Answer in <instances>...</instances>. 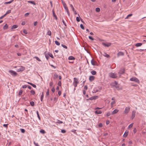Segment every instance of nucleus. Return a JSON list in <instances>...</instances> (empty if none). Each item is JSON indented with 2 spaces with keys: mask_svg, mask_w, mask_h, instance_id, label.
Returning <instances> with one entry per match:
<instances>
[{
  "mask_svg": "<svg viewBox=\"0 0 146 146\" xmlns=\"http://www.w3.org/2000/svg\"><path fill=\"white\" fill-rule=\"evenodd\" d=\"M74 81L73 83V85L75 87H76L77 84L79 83L78 78H74Z\"/></svg>",
  "mask_w": 146,
  "mask_h": 146,
  "instance_id": "nucleus-1",
  "label": "nucleus"
},
{
  "mask_svg": "<svg viewBox=\"0 0 146 146\" xmlns=\"http://www.w3.org/2000/svg\"><path fill=\"white\" fill-rule=\"evenodd\" d=\"M109 76L112 78H116L117 77V74L115 73H110L109 74Z\"/></svg>",
  "mask_w": 146,
  "mask_h": 146,
  "instance_id": "nucleus-2",
  "label": "nucleus"
},
{
  "mask_svg": "<svg viewBox=\"0 0 146 146\" xmlns=\"http://www.w3.org/2000/svg\"><path fill=\"white\" fill-rule=\"evenodd\" d=\"M9 72L11 74V75L14 76H16L17 74L15 72L12 70H9Z\"/></svg>",
  "mask_w": 146,
  "mask_h": 146,
  "instance_id": "nucleus-3",
  "label": "nucleus"
},
{
  "mask_svg": "<svg viewBox=\"0 0 146 146\" xmlns=\"http://www.w3.org/2000/svg\"><path fill=\"white\" fill-rule=\"evenodd\" d=\"M130 110V108L129 107H126L124 111L123 112V113L127 114L129 111Z\"/></svg>",
  "mask_w": 146,
  "mask_h": 146,
  "instance_id": "nucleus-4",
  "label": "nucleus"
},
{
  "mask_svg": "<svg viewBox=\"0 0 146 146\" xmlns=\"http://www.w3.org/2000/svg\"><path fill=\"white\" fill-rule=\"evenodd\" d=\"M130 80L133 81H135L137 83H139V82L138 79L136 77H133L130 79Z\"/></svg>",
  "mask_w": 146,
  "mask_h": 146,
  "instance_id": "nucleus-5",
  "label": "nucleus"
},
{
  "mask_svg": "<svg viewBox=\"0 0 146 146\" xmlns=\"http://www.w3.org/2000/svg\"><path fill=\"white\" fill-rule=\"evenodd\" d=\"M125 70L124 68L121 69L119 70L118 73L119 74V76H120L121 74H123L125 72Z\"/></svg>",
  "mask_w": 146,
  "mask_h": 146,
  "instance_id": "nucleus-6",
  "label": "nucleus"
},
{
  "mask_svg": "<svg viewBox=\"0 0 146 146\" xmlns=\"http://www.w3.org/2000/svg\"><path fill=\"white\" fill-rule=\"evenodd\" d=\"M102 44L105 47H109L110 46H111V44L110 43H105V42H102Z\"/></svg>",
  "mask_w": 146,
  "mask_h": 146,
  "instance_id": "nucleus-7",
  "label": "nucleus"
},
{
  "mask_svg": "<svg viewBox=\"0 0 146 146\" xmlns=\"http://www.w3.org/2000/svg\"><path fill=\"white\" fill-rule=\"evenodd\" d=\"M98 98V96H93L89 98L88 99H87V100H95L97 99Z\"/></svg>",
  "mask_w": 146,
  "mask_h": 146,
  "instance_id": "nucleus-8",
  "label": "nucleus"
},
{
  "mask_svg": "<svg viewBox=\"0 0 146 146\" xmlns=\"http://www.w3.org/2000/svg\"><path fill=\"white\" fill-rule=\"evenodd\" d=\"M63 6H64V9L66 10V11L67 12L68 15L69 16H70V13L69 12L68 9V7H67V6H66V4L65 5H64Z\"/></svg>",
  "mask_w": 146,
  "mask_h": 146,
  "instance_id": "nucleus-9",
  "label": "nucleus"
},
{
  "mask_svg": "<svg viewBox=\"0 0 146 146\" xmlns=\"http://www.w3.org/2000/svg\"><path fill=\"white\" fill-rule=\"evenodd\" d=\"M25 69V67H21L19 68L17 70V72H19L21 71H23Z\"/></svg>",
  "mask_w": 146,
  "mask_h": 146,
  "instance_id": "nucleus-10",
  "label": "nucleus"
},
{
  "mask_svg": "<svg viewBox=\"0 0 146 146\" xmlns=\"http://www.w3.org/2000/svg\"><path fill=\"white\" fill-rule=\"evenodd\" d=\"M136 111H133L132 113L131 119H133L135 116Z\"/></svg>",
  "mask_w": 146,
  "mask_h": 146,
  "instance_id": "nucleus-11",
  "label": "nucleus"
},
{
  "mask_svg": "<svg viewBox=\"0 0 146 146\" xmlns=\"http://www.w3.org/2000/svg\"><path fill=\"white\" fill-rule=\"evenodd\" d=\"M52 12L53 16V17H54L55 19L56 20H57V17L56 15L55 14V12H54V9H53L52 10Z\"/></svg>",
  "mask_w": 146,
  "mask_h": 146,
  "instance_id": "nucleus-12",
  "label": "nucleus"
},
{
  "mask_svg": "<svg viewBox=\"0 0 146 146\" xmlns=\"http://www.w3.org/2000/svg\"><path fill=\"white\" fill-rule=\"evenodd\" d=\"M91 63L94 66L96 65V64L97 63L96 62L94 61L93 59L92 60Z\"/></svg>",
  "mask_w": 146,
  "mask_h": 146,
  "instance_id": "nucleus-13",
  "label": "nucleus"
},
{
  "mask_svg": "<svg viewBox=\"0 0 146 146\" xmlns=\"http://www.w3.org/2000/svg\"><path fill=\"white\" fill-rule=\"evenodd\" d=\"M124 54V53L123 52H119L117 53V56L118 57H119L121 56H123Z\"/></svg>",
  "mask_w": 146,
  "mask_h": 146,
  "instance_id": "nucleus-14",
  "label": "nucleus"
},
{
  "mask_svg": "<svg viewBox=\"0 0 146 146\" xmlns=\"http://www.w3.org/2000/svg\"><path fill=\"white\" fill-rule=\"evenodd\" d=\"M104 56H105L107 58H109L110 57V56L107 54L106 52H104V54H102Z\"/></svg>",
  "mask_w": 146,
  "mask_h": 146,
  "instance_id": "nucleus-15",
  "label": "nucleus"
},
{
  "mask_svg": "<svg viewBox=\"0 0 146 146\" xmlns=\"http://www.w3.org/2000/svg\"><path fill=\"white\" fill-rule=\"evenodd\" d=\"M119 110L117 109H115L112 112V114H114L116 113Z\"/></svg>",
  "mask_w": 146,
  "mask_h": 146,
  "instance_id": "nucleus-16",
  "label": "nucleus"
},
{
  "mask_svg": "<svg viewBox=\"0 0 146 146\" xmlns=\"http://www.w3.org/2000/svg\"><path fill=\"white\" fill-rule=\"evenodd\" d=\"M94 79V76H90L89 77V80L91 81H92Z\"/></svg>",
  "mask_w": 146,
  "mask_h": 146,
  "instance_id": "nucleus-17",
  "label": "nucleus"
},
{
  "mask_svg": "<svg viewBox=\"0 0 146 146\" xmlns=\"http://www.w3.org/2000/svg\"><path fill=\"white\" fill-rule=\"evenodd\" d=\"M27 83L31 85L32 86H33L34 88H36V86L35 85L29 82H28Z\"/></svg>",
  "mask_w": 146,
  "mask_h": 146,
  "instance_id": "nucleus-18",
  "label": "nucleus"
},
{
  "mask_svg": "<svg viewBox=\"0 0 146 146\" xmlns=\"http://www.w3.org/2000/svg\"><path fill=\"white\" fill-rule=\"evenodd\" d=\"M128 131H125L124 134L123 135V137H126L128 135Z\"/></svg>",
  "mask_w": 146,
  "mask_h": 146,
  "instance_id": "nucleus-19",
  "label": "nucleus"
},
{
  "mask_svg": "<svg viewBox=\"0 0 146 146\" xmlns=\"http://www.w3.org/2000/svg\"><path fill=\"white\" fill-rule=\"evenodd\" d=\"M91 73L92 75H95L96 74V72L94 70L91 71Z\"/></svg>",
  "mask_w": 146,
  "mask_h": 146,
  "instance_id": "nucleus-20",
  "label": "nucleus"
},
{
  "mask_svg": "<svg viewBox=\"0 0 146 146\" xmlns=\"http://www.w3.org/2000/svg\"><path fill=\"white\" fill-rule=\"evenodd\" d=\"M18 27V26L17 25H13L12 26V27L11 28V29H15L17 28Z\"/></svg>",
  "mask_w": 146,
  "mask_h": 146,
  "instance_id": "nucleus-21",
  "label": "nucleus"
},
{
  "mask_svg": "<svg viewBox=\"0 0 146 146\" xmlns=\"http://www.w3.org/2000/svg\"><path fill=\"white\" fill-rule=\"evenodd\" d=\"M75 59V58L72 56H70L68 58L69 60H74Z\"/></svg>",
  "mask_w": 146,
  "mask_h": 146,
  "instance_id": "nucleus-22",
  "label": "nucleus"
},
{
  "mask_svg": "<svg viewBox=\"0 0 146 146\" xmlns=\"http://www.w3.org/2000/svg\"><path fill=\"white\" fill-rule=\"evenodd\" d=\"M142 44L141 43H139L136 44H135V46L136 47H139V46H141L142 45Z\"/></svg>",
  "mask_w": 146,
  "mask_h": 146,
  "instance_id": "nucleus-23",
  "label": "nucleus"
},
{
  "mask_svg": "<svg viewBox=\"0 0 146 146\" xmlns=\"http://www.w3.org/2000/svg\"><path fill=\"white\" fill-rule=\"evenodd\" d=\"M95 113L96 114H101L102 113V111L101 110H96Z\"/></svg>",
  "mask_w": 146,
  "mask_h": 146,
  "instance_id": "nucleus-24",
  "label": "nucleus"
},
{
  "mask_svg": "<svg viewBox=\"0 0 146 146\" xmlns=\"http://www.w3.org/2000/svg\"><path fill=\"white\" fill-rule=\"evenodd\" d=\"M13 1V0H11V1H10L9 2H4V4H10Z\"/></svg>",
  "mask_w": 146,
  "mask_h": 146,
  "instance_id": "nucleus-25",
  "label": "nucleus"
},
{
  "mask_svg": "<svg viewBox=\"0 0 146 146\" xmlns=\"http://www.w3.org/2000/svg\"><path fill=\"white\" fill-rule=\"evenodd\" d=\"M58 77V75L56 74L55 73L54 75V77H53L54 79H55L56 78H57Z\"/></svg>",
  "mask_w": 146,
  "mask_h": 146,
  "instance_id": "nucleus-26",
  "label": "nucleus"
},
{
  "mask_svg": "<svg viewBox=\"0 0 146 146\" xmlns=\"http://www.w3.org/2000/svg\"><path fill=\"white\" fill-rule=\"evenodd\" d=\"M48 55L50 56L52 58H54V56H53L52 54L51 53H50V52H48Z\"/></svg>",
  "mask_w": 146,
  "mask_h": 146,
  "instance_id": "nucleus-27",
  "label": "nucleus"
},
{
  "mask_svg": "<svg viewBox=\"0 0 146 146\" xmlns=\"http://www.w3.org/2000/svg\"><path fill=\"white\" fill-rule=\"evenodd\" d=\"M45 54V56L46 58V59H47V60H48V58H49V56H48V54H46V52H45L44 53Z\"/></svg>",
  "mask_w": 146,
  "mask_h": 146,
  "instance_id": "nucleus-28",
  "label": "nucleus"
},
{
  "mask_svg": "<svg viewBox=\"0 0 146 146\" xmlns=\"http://www.w3.org/2000/svg\"><path fill=\"white\" fill-rule=\"evenodd\" d=\"M8 27V26L7 24H6L3 27V29H7Z\"/></svg>",
  "mask_w": 146,
  "mask_h": 146,
  "instance_id": "nucleus-29",
  "label": "nucleus"
},
{
  "mask_svg": "<svg viewBox=\"0 0 146 146\" xmlns=\"http://www.w3.org/2000/svg\"><path fill=\"white\" fill-rule=\"evenodd\" d=\"M44 97V94H43V92H42V95H41V101H42V100L43 98Z\"/></svg>",
  "mask_w": 146,
  "mask_h": 146,
  "instance_id": "nucleus-30",
  "label": "nucleus"
},
{
  "mask_svg": "<svg viewBox=\"0 0 146 146\" xmlns=\"http://www.w3.org/2000/svg\"><path fill=\"white\" fill-rule=\"evenodd\" d=\"M28 2L29 3H30L31 4H33L34 5L36 4L35 2L34 1H28Z\"/></svg>",
  "mask_w": 146,
  "mask_h": 146,
  "instance_id": "nucleus-31",
  "label": "nucleus"
},
{
  "mask_svg": "<svg viewBox=\"0 0 146 146\" xmlns=\"http://www.w3.org/2000/svg\"><path fill=\"white\" fill-rule=\"evenodd\" d=\"M36 112L37 115V117H38V118L40 120V116L39 115V114L38 112V111H37Z\"/></svg>",
  "mask_w": 146,
  "mask_h": 146,
  "instance_id": "nucleus-32",
  "label": "nucleus"
},
{
  "mask_svg": "<svg viewBox=\"0 0 146 146\" xmlns=\"http://www.w3.org/2000/svg\"><path fill=\"white\" fill-rule=\"evenodd\" d=\"M78 15L79 16V17H77L76 18V20L77 22H79L80 21V16L79 14H78Z\"/></svg>",
  "mask_w": 146,
  "mask_h": 146,
  "instance_id": "nucleus-33",
  "label": "nucleus"
},
{
  "mask_svg": "<svg viewBox=\"0 0 146 146\" xmlns=\"http://www.w3.org/2000/svg\"><path fill=\"white\" fill-rule=\"evenodd\" d=\"M30 105L32 106H33L35 105V103L33 101H31L30 102Z\"/></svg>",
  "mask_w": 146,
  "mask_h": 146,
  "instance_id": "nucleus-34",
  "label": "nucleus"
},
{
  "mask_svg": "<svg viewBox=\"0 0 146 146\" xmlns=\"http://www.w3.org/2000/svg\"><path fill=\"white\" fill-rule=\"evenodd\" d=\"M70 6L71 7L72 10L73 11H74V9L73 6L72 5V4H70Z\"/></svg>",
  "mask_w": 146,
  "mask_h": 146,
  "instance_id": "nucleus-35",
  "label": "nucleus"
},
{
  "mask_svg": "<svg viewBox=\"0 0 146 146\" xmlns=\"http://www.w3.org/2000/svg\"><path fill=\"white\" fill-rule=\"evenodd\" d=\"M55 43L57 45H58V46H59L60 45V43L58 41H56V40L55 41Z\"/></svg>",
  "mask_w": 146,
  "mask_h": 146,
  "instance_id": "nucleus-36",
  "label": "nucleus"
},
{
  "mask_svg": "<svg viewBox=\"0 0 146 146\" xmlns=\"http://www.w3.org/2000/svg\"><path fill=\"white\" fill-rule=\"evenodd\" d=\"M56 123L59 124L62 123H63V122L59 120H57V121L56 122Z\"/></svg>",
  "mask_w": 146,
  "mask_h": 146,
  "instance_id": "nucleus-37",
  "label": "nucleus"
},
{
  "mask_svg": "<svg viewBox=\"0 0 146 146\" xmlns=\"http://www.w3.org/2000/svg\"><path fill=\"white\" fill-rule=\"evenodd\" d=\"M132 14H129L128 15H127V16L125 18V19H128L129 17H131V16H132Z\"/></svg>",
  "mask_w": 146,
  "mask_h": 146,
  "instance_id": "nucleus-38",
  "label": "nucleus"
},
{
  "mask_svg": "<svg viewBox=\"0 0 146 146\" xmlns=\"http://www.w3.org/2000/svg\"><path fill=\"white\" fill-rule=\"evenodd\" d=\"M40 132L42 134H44L45 133L44 130L43 129H41L40 131Z\"/></svg>",
  "mask_w": 146,
  "mask_h": 146,
  "instance_id": "nucleus-39",
  "label": "nucleus"
},
{
  "mask_svg": "<svg viewBox=\"0 0 146 146\" xmlns=\"http://www.w3.org/2000/svg\"><path fill=\"white\" fill-rule=\"evenodd\" d=\"M51 31L50 30H49L47 33V34L49 36H50L51 35Z\"/></svg>",
  "mask_w": 146,
  "mask_h": 146,
  "instance_id": "nucleus-40",
  "label": "nucleus"
},
{
  "mask_svg": "<svg viewBox=\"0 0 146 146\" xmlns=\"http://www.w3.org/2000/svg\"><path fill=\"white\" fill-rule=\"evenodd\" d=\"M34 58H35L36 59V60H38V61H41V60L38 57L35 56L34 57Z\"/></svg>",
  "mask_w": 146,
  "mask_h": 146,
  "instance_id": "nucleus-41",
  "label": "nucleus"
},
{
  "mask_svg": "<svg viewBox=\"0 0 146 146\" xmlns=\"http://www.w3.org/2000/svg\"><path fill=\"white\" fill-rule=\"evenodd\" d=\"M133 123H131L128 126V128H131L132 127H133Z\"/></svg>",
  "mask_w": 146,
  "mask_h": 146,
  "instance_id": "nucleus-42",
  "label": "nucleus"
},
{
  "mask_svg": "<svg viewBox=\"0 0 146 146\" xmlns=\"http://www.w3.org/2000/svg\"><path fill=\"white\" fill-rule=\"evenodd\" d=\"M80 27L82 29L84 30V27L82 24L80 25Z\"/></svg>",
  "mask_w": 146,
  "mask_h": 146,
  "instance_id": "nucleus-43",
  "label": "nucleus"
},
{
  "mask_svg": "<svg viewBox=\"0 0 146 146\" xmlns=\"http://www.w3.org/2000/svg\"><path fill=\"white\" fill-rule=\"evenodd\" d=\"M31 93L33 95H34L35 94V91L33 90H32L31 91Z\"/></svg>",
  "mask_w": 146,
  "mask_h": 146,
  "instance_id": "nucleus-44",
  "label": "nucleus"
},
{
  "mask_svg": "<svg viewBox=\"0 0 146 146\" xmlns=\"http://www.w3.org/2000/svg\"><path fill=\"white\" fill-rule=\"evenodd\" d=\"M61 46H62L63 48L67 49V46L65 45H64V44H61Z\"/></svg>",
  "mask_w": 146,
  "mask_h": 146,
  "instance_id": "nucleus-45",
  "label": "nucleus"
},
{
  "mask_svg": "<svg viewBox=\"0 0 146 146\" xmlns=\"http://www.w3.org/2000/svg\"><path fill=\"white\" fill-rule=\"evenodd\" d=\"M20 130L21 131V132L22 133H24L25 132V129H20Z\"/></svg>",
  "mask_w": 146,
  "mask_h": 146,
  "instance_id": "nucleus-46",
  "label": "nucleus"
},
{
  "mask_svg": "<svg viewBox=\"0 0 146 146\" xmlns=\"http://www.w3.org/2000/svg\"><path fill=\"white\" fill-rule=\"evenodd\" d=\"M100 8H99L98 7H97V8H96V11L97 12H99L100 11Z\"/></svg>",
  "mask_w": 146,
  "mask_h": 146,
  "instance_id": "nucleus-47",
  "label": "nucleus"
},
{
  "mask_svg": "<svg viewBox=\"0 0 146 146\" xmlns=\"http://www.w3.org/2000/svg\"><path fill=\"white\" fill-rule=\"evenodd\" d=\"M11 13V10H8L6 13V14H7Z\"/></svg>",
  "mask_w": 146,
  "mask_h": 146,
  "instance_id": "nucleus-48",
  "label": "nucleus"
},
{
  "mask_svg": "<svg viewBox=\"0 0 146 146\" xmlns=\"http://www.w3.org/2000/svg\"><path fill=\"white\" fill-rule=\"evenodd\" d=\"M22 92H23V91H22V90H20L19 91V95H21L22 94Z\"/></svg>",
  "mask_w": 146,
  "mask_h": 146,
  "instance_id": "nucleus-49",
  "label": "nucleus"
},
{
  "mask_svg": "<svg viewBox=\"0 0 146 146\" xmlns=\"http://www.w3.org/2000/svg\"><path fill=\"white\" fill-rule=\"evenodd\" d=\"M88 37L90 39L92 40H94V39L91 36H89Z\"/></svg>",
  "mask_w": 146,
  "mask_h": 146,
  "instance_id": "nucleus-50",
  "label": "nucleus"
},
{
  "mask_svg": "<svg viewBox=\"0 0 146 146\" xmlns=\"http://www.w3.org/2000/svg\"><path fill=\"white\" fill-rule=\"evenodd\" d=\"M23 32L25 34H27V31L25 29L23 30Z\"/></svg>",
  "mask_w": 146,
  "mask_h": 146,
  "instance_id": "nucleus-51",
  "label": "nucleus"
},
{
  "mask_svg": "<svg viewBox=\"0 0 146 146\" xmlns=\"http://www.w3.org/2000/svg\"><path fill=\"white\" fill-rule=\"evenodd\" d=\"M111 113L110 112H107L106 114V115L107 116H109L110 115Z\"/></svg>",
  "mask_w": 146,
  "mask_h": 146,
  "instance_id": "nucleus-52",
  "label": "nucleus"
},
{
  "mask_svg": "<svg viewBox=\"0 0 146 146\" xmlns=\"http://www.w3.org/2000/svg\"><path fill=\"white\" fill-rule=\"evenodd\" d=\"M29 14V13H27L25 14V16L26 17H27Z\"/></svg>",
  "mask_w": 146,
  "mask_h": 146,
  "instance_id": "nucleus-53",
  "label": "nucleus"
},
{
  "mask_svg": "<svg viewBox=\"0 0 146 146\" xmlns=\"http://www.w3.org/2000/svg\"><path fill=\"white\" fill-rule=\"evenodd\" d=\"M49 95V90L48 89L47 90V92L46 93V95L48 96Z\"/></svg>",
  "mask_w": 146,
  "mask_h": 146,
  "instance_id": "nucleus-54",
  "label": "nucleus"
},
{
  "mask_svg": "<svg viewBox=\"0 0 146 146\" xmlns=\"http://www.w3.org/2000/svg\"><path fill=\"white\" fill-rule=\"evenodd\" d=\"M102 126H103V125L102 123H100L99 124V125H98L99 127H102Z\"/></svg>",
  "mask_w": 146,
  "mask_h": 146,
  "instance_id": "nucleus-55",
  "label": "nucleus"
},
{
  "mask_svg": "<svg viewBox=\"0 0 146 146\" xmlns=\"http://www.w3.org/2000/svg\"><path fill=\"white\" fill-rule=\"evenodd\" d=\"M34 143L36 146H39L37 143H36L35 141L34 142Z\"/></svg>",
  "mask_w": 146,
  "mask_h": 146,
  "instance_id": "nucleus-56",
  "label": "nucleus"
},
{
  "mask_svg": "<svg viewBox=\"0 0 146 146\" xmlns=\"http://www.w3.org/2000/svg\"><path fill=\"white\" fill-rule=\"evenodd\" d=\"M53 85V83L52 82H50L49 83V85L50 87H52Z\"/></svg>",
  "mask_w": 146,
  "mask_h": 146,
  "instance_id": "nucleus-57",
  "label": "nucleus"
},
{
  "mask_svg": "<svg viewBox=\"0 0 146 146\" xmlns=\"http://www.w3.org/2000/svg\"><path fill=\"white\" fill-rule=\"evenodd\" d=\"M115 102H114V101H112L111 102V106H112V105L114 104H115Z\"/></svg>",
  "mask_w": 146,
  "mask_h": 146,
  "instance_id": "nucleus-58",
  "label": "nucleus"
},
{
  "mask_svg": "<svg viewBox=\"0 0 146 146\" xmlns=\"http://www.w3.org/2000/svg\"><path fill=\"white\" fill-rule=\"evenodd\" d=\"M61 1H62V3L63 6H64V5H66V3L63 0H62Z\"/></svg>",
  "mask_w": 146,
  "mask_h": 146,
  "instance_id": "nucleus-59",
  "label": "nucleus"
},
{
  "mask_svg": "<svg viewBox=\"0 0 146 146\" xmlns=\"http://www.w3.org/2000/svg\"><path fill=\"white\" fill-rule=\"evenodd\" d=\"M62 22L63 24L66 26V24L65 23L63 19H62Z\"/></svg>",
  "mask_w": 146,
  "mask_h": 146,
  "instance_id": "nucleus-60",
  "label": "nucleus"
},
{
  "mask_svg": "<svg viewBox=\"0 0 146 146\" xmlns=\"http://www.w3.org/2000/svg\"><path fill=\"white\" fill-rule=\"evenodd\" d=\"M61 82L60 81H59L58 83V85L59 86H61Z\"/></svg>",
  "mask_w": 146,
  "mask_h": 146,
  "instance_id": "nucleus-61",
  "label": "nucleus"
},
{
  "mask_svg": "<svg viewBox=\"0 0 146 146\" xmlns=\"http://www.w3.org/2000/svg\"><path fill=\"white\" fill-rule=\"evenodd\" d=\"M8 124H4L3 125V126L4 127H8Z\"/></svg>",
  "mask_w": 146,
  "mask_h": 146,
  "instance_id": "nucleus-62",
  "label": "nucleus"
},
{
  "mask_svg": "<svg viewBox=\"0 0 146 146\" xmlns=\"http://www.w3.org/2000/svg\"><path fill=\"white\" fill-rule=\"evenodd\" d=\"M84 89L86 90H87L88 89V87L87 85L85 86Z\"/></svg>",
  "mask_w": 146,
  "mask_h": 146,
  "instance_id": "nucleus-63",
  "label": "nucleus"
},
{
  "mask_svg": "<svg viewBox=\"0 0 146 146\" xmlns=\"http://www.w3.org/2000/svg\"><path fill=\"white\" fill-rule=\"evenodd\" d=\"M61 132L63 133H65L66 132V131L64 129L61 130Z\"/></svg>",
  "mask_w": 146,
  "mask_h": 146,
  "instance_id": "nucleus-64",
  "label": "nucleus"
}]
</instances>
